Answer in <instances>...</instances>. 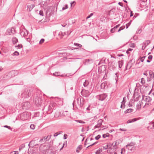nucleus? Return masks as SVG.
Returning <instances> with one entry per match:
<instances>
[{
  "instance_id": "412c9836",
  "label": "nucleus",
  "mask_w": 154,
  "mask_h": 154,
  "mask_svg": "<svg viewBox=\"0 0 154 154\" xmlns=\"http://www.w3.org/2000/svg\"><path fill=\"white\" fill-rule=\"evenodd\" d=\"M118 63L119 64V69L121 70V69L122 68V67L123 65L124 64V61L123 60H121L120 61H119L118 62Z\"/></svg>"
},
{
  "instance_id": "c9c22d12",
  "label": "nucleus",
  "mask_w": 154,
  "mask_h": 154,
  "mask_svg": "<svg viewBox=\"0 0 154 154\" xmlns=\"http://www.w3.org/2000/svg\"><path fill=\"white\" fill-rule=\"evenodd\" d=\"M51 16H46L45 19V22L49 21L50 20V17Z\"/></svg>"
},
{
  "instance_id": "aec40b11",
  "label": "nucleus",
  "mask_w": 154,
  "mask_h": 154,
  "mask_svg": "<svg viewBox=\"0 0 154 154\" xmlns=\"http://www.w3.org/2000/svg\"><path fill=\"white\" fill-rule=\"evenodd\" d=\"M136 94H134L133 95V97L134 100L137 101L138 100L139 98L140 97V96L138 94H137L136 95Z\"/></svg>"
},
{
  "instance_id": "e433bc0d",
  "label": "nucleus",
  "mask_w": 154,
  "mask_h": 154,
  "mask_svg": "<svg viewBox=\"0 0 154 154\" xmlns=\"http://www.w3.org/2000/svg\"><path fill=\"white\" fill-rule=\"evenodd\" d=\"M141 83L142 84V85L144 84L145 83V80L143 78L141 79Z\"/></svg>"
},
{
  "instance_id": "338daca9",
  "label": "nucleus",
  "mask_w": 154,
  "mask_h": 154,
  "mask_svg": "<svg viewBox=\"0 0 154 154\" xmlns=\"http://www.w3.org/2000/svg\"><path fill=\"white\" fill-rule=\"evenodd\" d=\"M101 151H100V150L99 149H98L97 150L96 152H95V154H99L100 153V152H101Z\"/></svg>"
},
{
  "instance_id": "393cba45",
  "label": "nucleus",
  "mask_w": 154,
  "mask_h": 154,
  "mask_svg": "<svg viewBox=\"0 0 154 154\" xmlns=\"http://www.w3.org/2000/svg\"><path fill=\"white\" fill-rule=\"evenodd\" d=\"M134 111V109L132 108H129L127 109L124 112L125 114H126L127 113H130Z\"/></svg>"
},
{
  "instance_id": "ea45409f",
  "label": "nucleus",
  "mask_w": 154,
  "mask_h": 154,
  "mask_svg": "<svg viewBox=\"0 0 154 154\" xmlns=\"http://www.w3.org/2000/svg\"><path fill=\"white\" fill-rule=\"evenodd\" d=\"M6 34L7 35H11V30H10V28H9L8 29L7 31H6Z\"/></svg>"
},
{
  "instance_id": "bb28decb",
  "label": "nucleus",
  "mask_w": 154,
  "mask_h": 154,
  "mask_svg": "<svg viewBox=\"0 0 154 154\" xmlns=\"http://www.w3.org/2000/svg\"><path fill=\"white\" fill-rule=\"evenodd\" d=\"M12 42L13 44H16L18 42V40L15 37H13L12 39Z\"/></svg>"
},
{
  "instance_id": "a18cd8bd",
  "label": "nucleus",
  "mask_w": 154,
  "mask_h": 154,
  "mask_svg": "<svg viewBox=\"0 0 154 154\" xmlns=\"http://www.w3.org/2000/svg\"><path fill=\"white\" fill-rule=\"evenodd\" d=\"M3 127L5 128H8V129L11 130V131L12 130V128L11 127L9 126H8L7 125H5L3 126Z\"/></svg>"
},
{
  "instance_id": "7c9ffc66",
  "label": "nucleus",
  "mask_w": 154,
  "mask_h": 154,
  "mask_svg": "<svg viewBox=\"0 0 154 154\" xmlns=\"http://www.w3.org/2000/svg\"><path fill=\"white\" fill-rule=\"evenodd\" d=\"M135 145V143H133L132 142H131V143H128L127 145H126V147H128L129 146H132Z\"/></svg>"
},
{
  "instance_id": "37998d69",
  "label": "nucleus",
  "mask_w": 154,
  "mask_h": 154,
  "mask_svg": "<svg viewBox=\"0 0 154 154\" xmlns=\"http://www.w3.org/2000/svg\"><path fill=\"white\" fill-rule=\"evenodd\" d=\"M19 54V53L17 51H15L12 54V55L18 56Z\"/></svg>"
},
{
  "instance_id": "7ed1b4c3",
  "label": "nucleus",
  "mask_w": 154,
  "mask_h": 154,
  "mask_svg": "<svg viewBox=\"0 0 154 154\" xmlns=\"http://www.w3.org/2000/svg\"><path fill=\"white\" fill-rule=\"evenodd\" d=\"M32 91L31 90L26 89L21 94L22 97L28 98L32 94Z\"/></svg>"
},
{
  "instance_id": "774afa93",
  "label": "nucleus",
  "mask_w": 154,
  "mask_h": 154,
  "mask_svg": "<svg viewBox=\"0 0 154 154\" xmlns=\"http://www.w3.org/2000/svg\"><path fill=\"white\" fill-rule=\"evenodd\" d=\"M125 28V26H123L121 27H120L119 28L121 30H123Z\"/></svg>"
},
{
  "instance_id": "72a5a7b5",
  "label": "nucleus",
  "mask_w": 154,
  "mask_h": 154,
  "mask_svg": "<svg viewBox=\"0 0 154 154\" xmlns=\"http://www.w3.org/2000/svg\"><path fill=\"white\" fill-rule=\"evenodd\" d=\"M122 140H123L122 139H120L117 140H116L115 142H116V143H117V144L118 145L119 144L122 143Z\"/></svg>"
},
{
  "instance_id": "8fccbe9b",
  "label": "nucleus",
  "mask_w": 154,
  "mask_h": 154,
  "mask_svg": "<svg viewBox=\"0 0 154 154\" xmlns=\"http://www.w3.org/2000/svg\"><path fill=\"white\" fill-rule=\"evenodd\" d=\"M101 137V135L100 134H98L97 136H96L95 139L96 140H99Z\"/></svg>"
},
{
  "instance_id": "a19ab883",
  "label": "nucleus",
  "mask_w": 154,
  "mask_h": 154,
  "mask_svg": "<svg viewBox=\"0 0 154 154\" xmlns=\"http://www.w3.org/2000/svg\"><path fill=\"white\" fill-rule=\"evenodd\" d=\"M132 20H131L129 23L126 24V28L127 29L128 28V27L130 26L131 24V23L132 21Z\"/></svg>"
},
{
  "instance_id": "1a4fd4ad",
  "label": "nucleus",
  "mask_w": 154,
  "mask_h": 154,
  "mask_svg": "<svg viewBox=\"0 0 154 154\" xmlns=\"http://www.w3.org/2000/svg\"><path fill=\"white\" fill-rule=\"evenodd\" d=\"M20 33L22 37H25L28 35L29 32L26 29H21L20 28Z\"/></svg>"
},
{
  "instance_id": "9b49d317",
  "label": "nucleus",
  "mask_w": 154,
  "mask_h": 154,
  "mask_svg": "<svg viewBox=\"0 0 154 154\" xmlns=\"http://www.w3.org/2000/svg\"><path fill=\"white\" fill-rule=\"evenodd\" d=\"M94 60L91 58L85 59L83 62L84 64L86 65L91 64L93 63Z\"/></svg>"
},
{
  "instance_id": "9d476101",
  "label": "nucleus",
  "mask_w": 154,
  "mask_h": 154,
  "mask_svg": "<svg viewBox=\"0 0 154 154\" xmlns=\"http://www.w3.org/2000/svg\"><path fill=\"white\" fill-rule=\"evenodd\" d=\"M81 94L83 97H89L91 94L90 92L88 90H82L81 91Z\"/></svg>"
},
{
  "instance_id": "f704fd0d",
  "label": "nucleus",
  "mask_w": 154,
  "mask_h": 154,
  "mask_svg": "<svg viewBox=\"0 0 154 154\" xmlns=\"http://www.w3.org/2000/svg\"><path fill=\"white\" fill-rule=\"evenodd\" d=\"M146 57V56H144L142 57H140V58L138 59L137 61H138L139 59H140V60L141 61V62H143Z\"/></svg>"
},
{
  "instance_id": "6e6552de",
  "label": "nucleus",
  "mask_w": 154,
  "mask_h": 154,
  "mask_svg": "<svg viewBox=\"0 0 154 154\" xmlns=\"http://www.w3.org/2000/svg\"><path fill=\"white\" fill-rule=\"evenodd\" d=\"M30 107V103L28 102H26L22 103V108L25 110H28Z\"/></svg>"
},
{
  "instance_id": "3c124183",
  "label": "nucleus",
  "mask_w": 154,
  "mask_h": 154,
  "mask_svg": "<svg viewBox=\"0 0 154 154\" xmlns=\"http://www.w3.org/2000/svg\"><path fill=\"white\" fill-rule=\"evenodd\" d=\"M45 41V39L44 38H42L39 42V44H42Z\"/></svg>"
},
{
  "instance_id": "2eb2a0df",
  "label": "nucleus",
  "mask_w": 154,
  "mask_h": 154,
  "mask_svg": "<svg viewBox=\"0 0 154 154\" xmlns=\"http://www.w3.org/2000/svg\"><path fill=\"white\" fill-rule=\"evenodd\" d=\"M150 42L149 40H147L145 41V42L143 43V45L142 47V50H144L146 46L149 45V44L150 43Z\"/></svg>"
},
{
  "instance_id": "680f3d73",
  "label": "nucleus",
  "mask_w": 154,
  "mask_h": 154,
  "mask_svg": "<svg viewBox=\"0 0 154 154\" xmlns=\"http://www.w3.org/2000/svg\"><path fill=\"white\" fill-rule=\"evenodd\" d=\"M141 32V29H138L137 31H136V33H139V34H140V33Z\"/></svg>"
},
{
  "instance_id": "4d7b16f0",
  "label": "nucleus",
  "mask_w": 154,
  "mask_h": 154,
  "mask_svg": "<svg viewBox=\"0 0 154 154\" xmlns=\"http://www.w3.org/2000/svg\"><path fill=\"white\" fill-rule=\"evenodd\" d=\"M22 45L21 44H20L18 45H17L15 47L18 48L20 49L22 48Z\"/></svg>"
},
{
  "instance_id": "20e7f679",
  "label": "nucleus",
  "mask_w": 154,
  "mask_h": 154,
  "mask_svg": "<svg viewBox=\"0 0 154 154\" xmlns=\"http://www.w3.org/2000/svg\"><path fill=\"white\" fill-rule=\"evenodd\" d=\"M41 107L42 108V110H41L40 112L38 111L35 112L34 115V117H39L40 118H42L48 114L45 112H44L43 106H42Z\"/></svg>"
},
{
  "instance_id": "4be33fe9",
  "label": "nucleus",
  "mask_w": 154,
  "mask_h": 154,
  "mask_svg": "<svg viewBox=\"0 0 154 154\" xmlns=\"http://www.w3.org/2000/svg\"><path fill=\"white\" fill-rule=\"evenodd\" d=\"M120 26V24H118L114 26L113 28H112L110 30V32L111 33H113L115 32L117 29Z\"/></svg>"
},
{
  "instance_id": "423d86ee",
  "label": "nucleus",
  "mask_w": 154,
  "mask_h": 154,
  "mask_svg": "<svg viewBox=\"0 0 154 154\" xmlns=\"http://www.w3.org/2000/svg\"><path fill=\"white\" fill-rule=\"evenodd\" d=\"M108 96V95L106 93H103L97 95L96 96V99L99 100L103 101L105 100Z\"/></svg>"
},
{
  "instance_id": "a878e982",
  "label": "nucleus",
  "mask_w": 154,
  "mask_h": 154,
  "mask_svg": "<svg viewBox=\"0 0 154 154\" xmlns=\"http://www.w3.org/2000/svg\"><path fill=\"white\" fill-rule=\"evenodd\" d=\"M82 148V146L81 145H79L76 148V152L77 153L79 152L80 150Z\"/></svg>"
},
{
  "instance_id": "b1692460",
  "label": "nucleus",
  "mask_w": 154,
  "mask_h": 154,
  "mask_svg": "<svg viewBox=\"0 0 154 154\" xmlns=\"http://www.w3.org/2000/svg\"><path fill=\"white\" fill-rule=\"evenodd\" d=\"M141 103H142V101H139L138 103L137 104L136 106V109L137 110H139L141 108Z\"/></svg>"
},
{
  "instance_id": "4c0bfd02",
  "label": "nucleus",
  "mask_w": 154,
  "mask_h": 154,
  "mask_svg": "<svg viewBox=\"0 0 154 154\" xmlns=\"http://www.w3.org/2000/svg\"><path fill=\"white\" fill-rule=\"evenodd\" d=\"M75 121L77 122L82 124H85V122L81 120H75Z\"/></svg>"
},
{
  "instance_id": "69168bd1",
  "label": "nucleus",
  "mask_w": 154,
  "mask_h": 154,
  "mask_svg": "<svg viewBox=\"0 0 154 154\" xmlns=\"http://www.w3.org/2000/svg\"><path fill=\"white\" fill-rule=\"evenodd\" d=\"M136 46V45L134 43H132L130 45V47L131 48H134Z\"/></svg>"
},
{
  "instance_id": "473e14b6",
  "label": "nucleus",
  "mask_w": 154,
  "mask_h": 154,
  "mask_svg": "<svg viewBox=\"0 0 154 154\" xmlns=\"http://www.w3.org/2000/svg\"><path fill=\"white\" fill-rule=\"evenodd\" d=\"M35 6L33 5H27V8H29V11H30Z\"/></svg>"
},
{
  "instance_id": "09e8293b",
  "label": "nucleus",
  "mask_w": 154,
  "mask_h": 154,
  "mask_svg": "<svg viewBox=\"0 0 154 154\" xmlns=\"http://www.w3.org/2000/svg\"><path fill=\"white\" fill-rule=\"evenodd\" d=\"M126 97H124L123 98V100L121 102V104H125L126 103Z\"/></svg>"
},
{
  "instance_id": "c756f323",
  "label": "nucleus",
  "mask_w": 154,
  "mask_h": 154,
  "mask_svg": "<svg viewBox=\"0 0 154 154\" xmlns=\"http://www.w3.org/2000/svg\"><path fill=\"white\" fill-rule=\"evenodd\" d=\"M11 31V33L12 34H14L16 32V30L14 28L12 27L11 28H10Z\"/></svg>"
},
{
  "instance_id": "6ab92c4d",
  "label": "nucleus",
  "mask_w": 154,
  "mask_h": 154,
  "mask_svg": "<svg viewBox=\"0 0 154 154\" xmlns=\"http://www.w3.org/2000/svg\"><path fill=\"white\" fill-rule=\"evenodd\" d=\"M58 106H60L63 104V101L60 98H58L56 101V103Z\"/></svg>"
},
{
  "instance_id": "f03ea898",
  "label": "nucleus",
  "mask_w": 154,
  "mask_h": 154,
  "mask_svg": "<svg viewBox=\"0 0 154 154\" xmlns=\"http://www.w3.org/2000/svg\"><path fill=\"white\" fill-rule=\"evenodd\" d=\"M15 75V71H11L5 73L3 76V79L4 80H9L14 77Z\"/></svg>"
},
{
  "instance_id": "49530a36",
  "label": "nucleus",
  "mask_w": 154,
  "mask_h": 154,
  "mask_svg": "<svg viewBox=\"0 0 154 154\" xmlns=\"http://www.w3.org/2000/svg\"><path fill=\"white\" fill-rule=\"evenodd\" d=\"M109 146L110 145H109V144H107L105 146L103 147V148L105 149H108Z\"/></svg>"
},
{
  "instance_id": "13d9d810",
  "label": "nucleus",
  "mask_w": 154,
  "mask_h": 154,
  "mask_svg": "<svg viewBox=\"0 0 154 154\" xmlns=\"http://www.w3.org/2000/svg\"><path fill=\"white\" fill-rule=\"evenodd\" d=\"M125 106V104H121L120 106V107L122 109H124Z\"/></svg>"
},
{
  "instance_id": "dca6fc26",
  "label": "nucleus",
  "mask_w": 154,
  "mask_h": 154,
  "mask_svg": "<svg viewBox=\"0 0 154 154\" xmlns=\"http://www.w3.org/2000/svg\"><path fill=\"white\" fill-rule=\"evenodd\" d=\"M102 122L103 120L102 119H100L99 120L97 121V124L94 127V129H95L100 127L102 125Z\"/></svg>"
},
{
  "instance_id": "6e6d98bb",
  "label": "nucleus",
  "mask_w": 154,
  "mask_h": 154,
  "mask_svg": "<svg viewBox=\"0 0 154 154\" xmlns=\"http://www.w3.org/2000/svg\"><path fill=\"white\" fill-rule=\"evenodd\" d=\"M39 14L40 15L43 16H44V13L43 11L40 10L39 12Z\"/></svg>"
},
{
  "instance_id": "5fc2aeb1",
  "label": "nucleus",
  "mask_w": 154,
  "mask_h": 154,
  "mask_svg": "<svg viewBox=\"0 0 154 154\" xmlns=\"http://www.w3.org/2000/svg\"><path fill=\"white\" fill-rule=\"evenodd\" d=\"M93 13H91L88 16H87L86 17V19L89 18L90 17H91V16H92L93 15Z\"/></svg>"
},
{
  "instance_id": "e2e57ef3",
  "label": "nucleus",
  "mask_w": 154,
  "mask_h": 154,
  "mask_svg": "<svg viewBox=\"0 0 154 154\" xmlns=\"http://www.w3.org/2000/svg\"><path fill=\"white\" fill-rule=\"evenodd\" d=\"M68 137V135L67 134H64L63 135V139H66Z\"/></svg>"
},
{
  "instance_id": "2f4dec72",
  "label": "nucleus",
  "mask_w": 154,
  "mask_h": 154,
  "mask_svg": "<svg viewBox=\"0 0 154 154\" xmlns=\"http://www.w3.org/2000/svg\"><path fill=\"white\" fill-rule=\"evenodd\" d=\"M51 136H50L49 137V136H48L46 137V136L44 137L43 138L44 139V141H45V142L49 140Z\"/></svg>"
},
{
  "instance_id": "f257e3e1",
  "label": "nucleus",
  "mask_w": 154,
  "mask_h": 154,
  "mask_svg": "<svg viewBox=\"0 0 154 154\" xmlns=\"http://www.w3.org/2000/svg\"><path fill=\"white\" fill-rule=\"evenodd\" d=\"M45 100L38 95H37L35 97H33V103L35 104L37 109H40V107L42 106L43 107V110L44 112L47 114H50L52 112L53 109L56 108L57 105L56 103L52 102L49 105L44 104Z\"/></svg>"
},
{
  "instance_id": "de8ad7c7",
  "label": "nucleus",
  "mask_w": 154,
  "mask_h": 154,
  "mask_svg": "<svg viewBox=\"0 0 154 154\" xmlns=\"http://www.w3.org/2000/svg\"><path fill=\"white\" fill-rule=\"evenodd\" d=\"M74 45L77 46V47H82V45H81L78 44V43H74Z\"/></svg>"
},
{
  "instance_id": "4468645a",
  "label": "nucleus",
  "mask_w": 154,
  "mask_h": 154,
  "mask_svg": "<svg viewBox=\"0 0 154 154\" xmlns=\"http://www.w3.org/2000/svg\"><path fill=\"white\" fill-rule=\"evenodd\" d=\"M63 33L61 32H59L58 31H56L54 32H53V34L54 36H57L58 35L59 36L60 38H62L63 36L64 35L63 34Z\"/></svg>"
},
{
  "instance_id": "a211bd4d",
  "label": "nucleus",
  "mask_w": 154,
  "mask_h": 154,
  "mask_svg": "<svg viewBox=\"0 0 154 154\" xmlns=\"http://www.w3.org/2000/svg\"><path fill=\"white\" fill-rule=\"evenodd\" d=\"M153 72L151 70H149V77H147V81L149 82L151 81L152 79H153Z\"/></svg>"
},
{
  "instance_id": "79ce46f5",
  "label": "nucleus",
  "mask_w": 154,
  "mask_h": 154,
  "mask_svg": "<svg viewBox=\"0 0 154 154\" xmlns=\"http://www.w3.org/2000/svg\"><path fill=\"white\" fill-rule=\"evenodd\" d=\"M36 69V68H34V69H33L31 72V74H32V75H33V74H35V73H36V72L35 71Z\"/></svg>"
},
{
  "instance_id": "bf43d9fd",
  "label": "nucleus",
  "mask_w": 154,
  "mask_h": 154,
  "mask_svg": "<svg viewBox=\"0 0 154 154\" xmlns=\"http://www.w3.org/2000/svg\"><path fill=\"white\" fill-rule=\"evenodd\" d=\"M131 120V121H132V122H135V121H137V120H138V119L137 118H134L133 119H132Z\"/></svg>"
},
{
  "instance_id": "052dcab7",
  "label": "nucleus",
  "mask_w": 154,
  "mask_h": 154,
  "mask_svg": "<svg viewBox=\"0 0 154 154\" xmlns=\"http://www.w3.org/2000/svg\"><path fill=\"white\" fill-rule=\"evenodd\" d=\"M128 65H129L127 63V65H126V66H125V68L124 69V71H126L128 69Z\"/></svg>"
},
{
  "instance_id": "0e129e2a",
  "label": "nucleus",
  "mask_w": 154,
  "mask_h": 154,
  "mask_svg": "<svg viewBox=\"0 0 154 154\" xmlns=\"http://www.w3.org/2000/svg\"><path fill=\"white\" fill-rule=\"evenodd\" d=\"M153 56L152 55H149L148 57V59L149 60H152V59Z\"/></svg>"
},
{
  "instance_id": "58836bf2",
  "label": "nucleus",
  "mask_w": 154,
  "mask_h": 154,
  "mask_svg": "<svg viewBox=\"0 0 154 154\" xmlns=\"http://www.w3.org/2000/svg\"><path fill=\"white\" fill-rule=\"evenodd\" d=\"M118 145L117 144V143H116V142H115V143L114 145H113V149L116 150L118 148V147L117 146Z\"/></svg>"
},
{
  "instance_id": "f8f14e48",
  "label": "nucleus",
  "mask_w": 154,
  "mask_h": 154,
  "mask_svg": "<svg viewBox=\"0 0 154 154\" xmlns=\"http://www.w3.org/2000/svg\"><path fill=\"white\" fill-rule=\"evenodd\" d=\"M109 82L107 81H105L101 83L100 85V88L102 89H106L108 88V85Z\"/></svg>"
},
{
  "instance_id": "cd10ccee",
  "label": "nucleus",
  "mask_w": 154,
  "mask_h": 154,
  "mask_svg": "<svg viewBox=\"0 0 154 154\" xmlns=\"http://www.w3.org/2000/svg\"><path fill=\"white\" fill-rule=\"evenodd\" d=\"M89 81L87 80H85V82L83 83V86L84 87H85L88 85L89 84Z\"/></svg>"
},
{
  "instance_id": "f3484780",
  "label": "nucleus",
  "mask_w": 154,
  "mask_h": 154,
  "mask_svg": "<svg viewBox=\"0 0 154 154\" xmlns=\"http://www.w3.org/2000/svg\"><path fill=\"white\" fill-rule=\"evenodd\" d=\"M46 146V145H44L43 146H41L39 147L40 151L43 153H45L48 149H45V147Z\"/></svg>"
},
{
  "instance_id": "864d4df0",
  "label": "nucleus",
  "mask_w": 154,
  "mask_h": 154,
  "mask_svg": "<svg viewBox=\"0 0 154 154\" xmlns=\"http://www.w3.org/2000/svg\"><path fill=\"white\" fill-rule=\"evenodd\" d=\"M133 50V49H132V48H128L126 51V53L127 54H129V51H132Z\"/></svg>"
},
{
  "instance_id": "0eeeda50",
  "label": "nucleus",
  "mask_w": 154,
  "mask_h": 154,
  "mask_svg": "<svg viewBox=\"0 0 154 154\" xmlns=\"http://www.w3.org/2000/svg\"><path fill=\"white\" fill-rule=\"evenodd\" d=\"M85 102L84 98L81 96H80L77 99V103L80 107H82L84 105Z\"/></svg>"
},
{
  "instance_id": "39448f33",
  "label": "nucleus",
  "mask_w": 154,
  "mask_h": 154,
  "mask_svg": "<svg viewBox=\"0 0 154 154\" xmlns=\"http://www.w3.org/2000/svg\"><path fill=\"white\" fill-rule=\"evenodd\" d=\"M29 113L27 112H25L20 114V118L22 121H25L27 120L29 118Z\"/></svg>"
},
{
  "instance_id": "5701e85b",
  "label": "nucleus",
  "mask_w": 154,
  "mask_h": 154,
  "mask_svg": "<svg viewBox=\"0 0 154 154\" xmlns=\"http://www.w3.org/2000/svg\"><path fill=\"white\" fill-rule=\"evenodd\" d=\"M45 15L46 16H51V12L50 11L49 8H48L47 9Z\"/></svg>"
},
{
  "instance_id": "c85d7f7f",
  "label": "nucleus",
  "mask_w": 154,
  "mask_h": 154,
  "mask_svg": "<svg viewBox=\"0 0 154 154\" xmlns=\"http://www.w3.org/2000/svg\"><path fill=\"white\" fill-rule=\"evenodd\" d=\"M60 72H56L53 73V75L55 76H63V75H60Z\"/></svg>"
},
{
  "instance_id": "ddd939ff",
  "label": "nucleus",
  "mask_w": 154,
  "mask_h": 154,
  "mask_svg": "<svg viewBox=\"0 0 154 154\" xmlns=\"http://www.w3.org/2000/svg\"><path fill=\"white\" fill-rule=\"evenodd\" d=\"M144 100L146 102H149L152 100L151 98L149 96H145L144 95H142V98L141 101Z\"/></svg>"
},
{
  "instance_id": "603ef678",
  "label": "nucleus",
  "mask_w": 154,
  "mask_h": 154,
  "mask_svg": "<svg viewBox=\"0 0 154 154\" xmlns=\"http://www.w3.org/2000/svg\"><path fill=\"white\" fill-rule=\"evenodd\" d=\"M30 127L31 129L34 130L35 128V126L34 125L32 124L30 125Z\"/></svg>"
},
{
  "instance_id": "c03bdc74",
  "label": "nucleus",
  "mask_w": 154,
  "mask_h": 154,
  "mask_svg": "<svg viewBox=\"0 0 154 154\" xmlns=\"http://www.w3.org/2000/svg\"><path fill=\"white\" fill-rule=\"evenodd\" d=\"M68 8V5L67 4H66L62 8V10H66Z\"/></svg>"
}]
</instances>
